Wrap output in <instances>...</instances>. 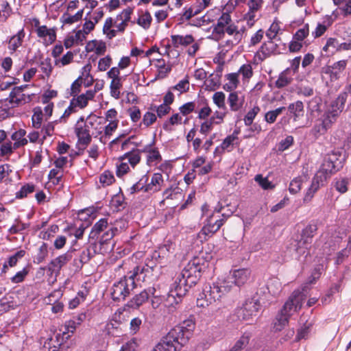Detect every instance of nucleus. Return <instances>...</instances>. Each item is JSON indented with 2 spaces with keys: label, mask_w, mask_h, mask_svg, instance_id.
I'll return each mask as SVG.
<instances>
[{
  "label": "nucleus",
  "mask_w": 351,
  "mask_h": 351,
  "mask_svg": "<svg viewBox=\"0 0 351 351\" xmlns=\"http://www.w3.org/2000/svg\"><path fill=\"white\" fill-rule=\"evenodd\" d=\"M205 268V261L202 257L195 256L189 261L171 285L165 305L172 311L175 305L178 304L186 294L189 289L194 286Z\"/></svg>",
  "instance_id": "f257e3e1"
},
{
  "label": "nucleus",
  "mask_w": 351,
  "mask_h": 351,
  "mask_svg": "<svg viewBox=\"0 0 351 351\" xmlns=\"http://www.w3.org/2000/svg\"><path fill=\"white\" fill-rule=\"evenodd\" d=\"M250 276L251 271L247 268H242L233 270L227 278H218L211 285L205 286L197 299V306L205 308L221 301L232 290L234 285L239 287L243 286Z\"/></svg>",
  "instance_id": "f03ea898"
},
{
  "label": "nucleus",
  "mask_w": 351,
  "mask_h": 351,
  "mask_svg": "<svg viewBox=\"0 0 351 351\" xmlns=\"http://www.w3.org/2000/svg\"><path fill=\"white\" fill-rule=\"evenodd\" d=\"M194 328L192 319L184 320L163 337L152 351H180L188 342Z\"/></svg>",
  "instance_id": "7ed1b4c3"
},
{
  "label": "nucleus",
  "mask_w": 351,
  "mask_h": 351,
  "mask_svg": "<svg viewBox=\"0 0 351 351\" xmlns=\"http://www.w3.org/2000/svg\"><path fill=\"white\" fill-rule=\"evenodd\" d=\"M223 209V206L217 205L213 211H209L207 204L202 206V217L206 219L204 226L198 233V238L201 241L206 240L218 231L228 218L232 215L233 211L222 213Z\"/></svg>",
  "instance_id": "20e7f679"
},
{
  "label": "nucleus",
  "mask_w": 351,
  "mask_h": 351,
  "mask_svg": "<svg viewBox=\"0 0 351 351\" xmlns=\"http://www.w3.org/2000/svg\"><path fill=\"white\" fill-rule=\"evenodd\" d=\"M304 300V295L298 290L294 291L276 315L273 323L275 332L281 331L289 322L291 315L300 309Z\"/></svg>",
  "instance_id": "39448f33"
},
{
  "label": "nucleus",
  "mask_w": 351,
  "mask_h": 351,
  "mask_svg": "<svg viewBox=\"0 0 351 351\" xmlns=\"http://www.w3.org/2000/svg\"><path fill=\"white\" fill-rule=\"evenodd\" d=\"M347 98L348 93L346 92L340 93L324 112L320 119V121L323 123L325 127L329 129L336 122L337 117L344 108Z\"/></svg>",
  "instance_id": "423d86ee"
},
{
  "label": "nucleus",
  "mask_w": 351,
  "mask_h": 351,
  "mask_svg": "<svg viewBox=\"0 0 351 351\" xmlns=\"http://www.w3.org/2000/svg\"><path fill=\"white\" fill-rule=\"evenodd\" d=\"M130 274L137 285L139 282L151 284L157 280L160 269L157 265L150 266L146 264L136 266Z\"/></svg>",
  "instance_id": "0eeeda50"
},
{
  "label": "nucleus",
  "mask_w": 351,
  "mask_h": 351,
  "mask_svg": "<svg viewBox=\"0 0 351 351\" xmlns=\"http://www.w3.org/2000/svg\"><path fill=\"white\" fill-rule=\"evenodd\" d=\"M136 287V282L129 273L128 276L114 282L112 287V298L114 301L123 300Z\"/></svg>",
  "instance_id": "6e6552de"
},
{
  "label": "nucleus",
  "mask_w": 351,
  "mask_h": 351,
  "mask_svg": "<svg viewBox=\"0 0 351 351\" xmlns=\"http://www.w3.org/2000/svg\"><path fill=\"white\" fill-rule=\"evenodd\" d=\"M124 14V20L122 19L121 16L120 19L119 16H117L115 20H113L111 17L106 19L103 27V33L108 39L115 37L118 32H123L125 31L130 19V12H125Z\"/></svg>",
  "instance_id": "1a4fd4ad"
},
{
  "label": "nucleus",
  "mask_w": 351,
  "mask_h": 351,
  "mask_svg": "<svg viewBox=\"0 0 351 351\" xmlns=\"http://www.w3.org/2000/svg\"><path fill=\"white\" fill-rule=\"evenodd\" d=\"M74 132L77 138V144L84 149L91 142L92 134L84 124V117L81 116L74 126Z\"/></svg>",
  "instance_id": "9d476101"
},
{
  "label": "nucleus",
  "mask_w": 351,
  "mask_h": 351,
  "mask_svg": "<svg viewBox=\"0 0 351 351\" xmlns=\"http://www.w3.org/2000/svg\"><path fill=\"white\" fill-rule=\"evenodd\" d=\"M260 308L261 304L258 299L255 298L247 299L237 311V316L243 320L250 321L253 317L257 315Z\"/></svg>",
  "instance_id": "9b49d317"
},
{
  "label": "nucleus",
  "mask_w": 351,
  "mask_h": 351,
  "mask_svg": "<svg viewBox=\"0 0 351 351\" xmlns=\"http://www.w3.org/2000/svg\"><path fill=\"white\" fill-rule=\"evenodd\" d=\"M339 156V154L337 152H334L326 155L318 172H322L326 176L330 178L332 174L339 169L338 166L340 164V162H338Z\"/></svg>",
  "instance_id": "f8f14e48"
},
{
  "label": "nucleus",
  "mask_w": 351,
  "mask_h": 351,
  "mask_svg": "<svg viewBox=\"0 0 351 351\" xmlns=\"http://www.w3.org/2000/svg\"><path fill=\"white\" fill-rule=\"evenodd\" d=\"M347 64V60H341L323 67L322 73L328 75L330 82H333L340 79L346 69Z\"/></svg>",
  "instance_id": "ddd939ff"
},
{
  "label": "nucleus",
  "mask_w": 351,
  "mask_h": 351,
  "mask_svg": "<svg viewBox=\"0 0 351 351\" xmlns=\"http://www.w3.org/2000/svg\"><path fill=\"white\" fill-rule=\"evenodd\" d=\"M317 226L315 223L308 224L303 230L301 235V239L298 243L296 251L301 254L305 253V250L307 249V245L312 242V239L316 234Z\"/></svg>",
  "instance_id": "4468645a"
},
{
  "label": "nucleus",
  "mask_w": 351,
  "mask_h": 351,
  "mask_svg": "<svg viewBox=\"0 0 351 351\" xmlns=\"http://www.w3.org/2000/svg\"><path fill=\"white\" fill-rule=\"evenodd\" d=\"M328 177L322 172H317L312 180L311 186L307 190V192L304 197V202H309L311 200L314 194L322 186H324L327 182Z\"/></svg>",
  "instance_id": "2eb2a0df"
},
{
  "label": "nucleus",
  "mask_w": 351,
  "mask_h": 351,
  "mask_svg": "<svg viewBox=\"0 0 351 351\" xmlns=\"http://www.w3.org/2000/svg\"><path fill=\"white\" fill-rule=\"evenodd\" d=\"M263 0H249L247 3L248 11L244 14L243 19L247 24L252 27L258 19L257 13L263 6Z\"/></svg>",
  "instance_id": "dca6fc26"
},
{
  "label": "nucleus",
  "mask_w": 351,
  "mask_h": 351,
  "mask_svg": "<svg viewBox=\"0 0 351 351\" xmlns=\"http://www.w3.org/2000/svg\"><path fill=\"white\" fill-rule=\"evenodd\" d=\"M280 30V25L278 23L274 22L270 25L265 33L269 40L267 43H263L261 48L263 53H269L275 49L272 40L276 38Z\"/></svg>",
  "instance_id": "f3484780"
},
{
  "label": "nucleus",
  "mask_w": 351,
  "mask_h": 351,
  "mask_svg": "<svg viewBox=\"0 0 351 351\" xmlns=\"http://www.w3.org/2000/svg\"><path fill=\"white\" fill-rule=\"evenodd\" d=\"M84 124L90 132L92 130V135L95 137L101 134L103 132V123L101 118L93 114H90L86 119L84 118Z\"/></svg>",
  "instance_id": "a211bd4d"
},
{
  "label": "nucleus",
  "mask_w": 351,
  "mask_h": 351,
  "mask_svg": "<svg viewBox=\"0 0 351 351\" xmlns=\"http://www.w3.org/2000/svg\"><path fill=\"white\" fill-rule=\"evenodd\" d=\"M71 259V255L69 253H65L56 258L51 260L48 264L47 269L51 274H58L62 268Z\"/></svg>",
  "instance_id": "6ab92c4d"
},
{
  "label": "nucleus",
  "mask_w": 351,
  "mask_h": 351,
  "mask_svg": "<svg viewBox=\"0 0 351 351\" xmlns=\"http://www.w3.org/2000/svg\"><path fill=\"white\" fill-rule=\"evenodd\" d=\"M25 36V32L23 28L17 32L16 34L10 36L8 40V49L11 54L14 52L20 51L22 47Z\"/></svg>",
  "instance_id": "aec40b11"
},
{
  "label": "nucleus",
  "mask_w": 351,
  "mask_h": 351,
  "mask_svg": "<svg viewBox=\"0 0 351 351\" xmlns=\"http://www.w3.org/2000/svg\"><path fill=\"white\" fill-rule=\"evenodd\" d=\"M245 102V95L241 91L231 92L228 97V103L230 108L233 112L240 110Z\"/></svg>",
  "instance_id": "412c9836"
},
{
  "label": "nucleus",
  "mask_w": 351,
  "mask_h": 351,
  "mask_svg": "<svg viewBox=\"0 0 351 351\" xmlns=\"http://www.w3.org/2000/svg\"><path fill=\"white\" fill-rule=\"evenodd\" d=\"M95 95V91L88 90L85 93L73 97L71 102L79 110L84 108L88 105V101L93 99Z\"/></svg>",
  "instance_id": "4be33fe9"
},
{
  "label": "nucleus",
  "mask_w": 351,
  "mask_h": 351,
  "mask_svg": "<svg viewBox=\"0 0 351 351\" xmlns=\"http://www.w3.org/2000/svg\"><path fill=\"white\" fill-rule=\"evenodd\" d=\"M155 293V289L154 287H149L147 289H144L140 293L136 294L130 301V306L134 308H136L147 301L150 295H154Z\"/></svg>",
  "instance_id": "5701e85b"
},
{
  "label": "nucleus",
  "mask_w": 351,
  "mask_h": 351,
  "mask_svg": "<svg viewBox=\"0 0 351 351\" xmlns=\"http://www.w3.org/2000/svg\"><path fill=\"white\" fill-rule=\"evenodd\" d=\"M232 23L230 15L228 13H223L219 18L216 25L214 27L213 34L217 36L218 38H221L225 34L226 27Z\"/></svg>",
  "instance_id": "b1692460"
},
{
  "label": "nucleus",
  "mask_w": 351,
  "mask_h": 351,
  "mask_svg": "<svg viewBox=\"0 0 351 351\" xmlns=\"http://www.w3.org/2000/svg\"><path fill=\"white\" fill-rule=\"evenodd\" d=\"M164 184L163 176L160 173H154L149 182L146 183L145 193H154L160 191L162 186Z\"/></svg>",
  "instance_id": "393cba45"
},
{
  "label": "nucleus",
  "mask_w": 351,
  "mask_h": 351,
  "mask_svg": "<svg viewBox=\"0 0 351 351\" xmlns=\"http://www.w3.org/2000/svg\"><path fill=\"white\" fill-rule=\"evenodd\" d=\"M111 224L108 221V219L102 218L97 221L92 227L91 231L89 234V239L91 240H97L99 235L108 228Z\"/></svg>",
  "instance_id": "a878e982"
},
{
  "label": "nucleus",
  "mask_w": 351,
  "mask_h": 351,
  "mask_svg": "<svg viewBox=\"0 0 351 351\" xmlns=\"http://www.w3.org/2000/svg\"><path fill=\"white\" fill-rule=\"evenodd\" d=\"M119 230L113 225H110L108 228L99 235V237L96 240L101 247L108 244L112 239L118 233Z\"/></svg>",
  "instance_id": "bb28decb"
},
{
  "label": "nucleus",
  "mask_w": 351,
  "mask_h": 351,
  "mask_svg": "<svg viewBox=\"0 0 351 351\" xmlns=\"http://www.w3.org/2000/svg\"><path fill=\"white\" fill-rule=\"evenodd\" d=\"M36 32L37 36L44 39L47 44H51L56 40V31L53 29L47 28L46 25L38 27Z\"/></svg>",
  "instance_id": "cd10ccee"
},
{
  "label": "nucleus",
  "mask_w": 351,
  "mask_h": 351,
  "mask_svg": "<svg viewBox=\"0 0 351 351\" xmlns=\"http://www.w3.org/2000/svg\"><path fill=\"white\" fill-rule=\"evenodd\" d=\"M174 250L175 245L168 241L153 253L152 258L156 260L158 258H165L168 256L170 253H173Z\"/></svg>",
  "instance_id": "c85d7f7f"
},
{
  "label": "nucleus",
  "mask_w": 351,
  "mask_h": 351,
  "mask_svg": "<svg viewBox=\"0 0 351 351\" xmlns=\"http://www.w3.org/2000/svg\"><path fill=\"white\" fill-rule=\"evenodd\" d=\"M333 23V20L331 16L326 15L322 23H318L315 31L313 32L312 34L315 38H318L322 36L328 27H330Z\"/></svg>",
  "instance_id": "c756f323"
},
{
  "label": "nucleus",
  "mask_w": 351,
  "mask_h": 351,
  "mask_svg": "<svg viewBox=\"0 0 351 351\" xmlns=\"http://www.w3.org/2000/svg\"><path fill=\"white\" fill-rule=\"evenodd\" d=\"M172 45L174 47H178L180 45L187 46L194 42V38L191 35L180 36L172 35L171 36Z\"/></svg>",
  "instance_id": "7c9ffc66"
},
{
  "label": "nucleus",
  "mask_w": 351,
  "mask_h": 351,
  "mask_svg": "<svg viewBox=\"0 0 351 351\" xmlns=\"http://www.w3.org/2000/svg\"><path fill=\"white\" fill-rule=\"evenodd\" d=\"M26 86H21L14 87L10 93L9 101L12 104H19L23 100L24 94H23V89Z\"/></svg>",
  "instance_id": "2f4dec72"
},
{
  "label": "nucleus",
  "mask_w": 351,
  "mask_h": 351,
  "mask_svg": "<svg viewBox=\"0 0 351 351\" xmlns=\"http://www.w3.org/2000/svg\"><path fill=\"white\" fill-rule=\"evenodd\" d=\"M267 288L268 292L274 295H278L282 291V285L278 279L276 277L270 278L267 282Z\"/></svg>",
  "instance_id": "473e14b6"
},
{
  "label": "nucleus",
  "mask_w": 351,
  "mask_h": 351,
  "mask_svg": "<svg viewBox=\"0 0 351 351\" xmlns=\"http://www.w3.org/2000/svg\"><path fill=\"white\" fill-rule=\"evenodd\" d=\"M88 51H95L97 55H103L106 50V45L104 41L94 40L87 44Z\"/></svg>",
  "instance_id": "72a5a7b5"
},
{
  "label": "nucleus",
  "mask_w": 351,
  "mask_h": 351,
  "mask_svg": "<svg viewBox=\"0 0 351 351\" xmlns=\"http://www.w3.org/2000/svg\"><path fill=\"white\" fill-rule=\"evenodd\" d=\"M288 110L293 114V120L297 121L299 117H302L304 114V104L302 101H297L290 104L288 106Z\"/></svg>",
  "instance_id": "f704fd0d"
},
{
  "label": "nucleus",
  "mask_w": 351,
  "mask_h": 351,
  "mask_svg": "<svg viewBox=\"0 0 351 351\" xmlns=\"http://www.w3.org/2000/svg\"><path fill=\"white\" fill-rule=\"evenodd\" d=\"M84 10H80L74 15H71L69 13H64L60 17V21L63 25H71L82 19L83 16Z\"/></svg>",
  "instance_id": "c9c22d12"
},
{
  "label": "nucleus",
  "mask_w": 351,
  "mask_h": 351,
  "mask_svg": "<svg viewBox=\"0 0 351 351\" xmlns=\"http://www.w3.org/2000/svg\"><path fill=\"white\" fill-rule=\"evenodd\" d=\"M149 177L147 175H144L142 178L130 188L128 189L129 194L132 195L139 191L145 193L146 183L148 182Z\"/></svg>",
  "instance_id": "e433bc0d"
},
{
  "label": "nucleus",
  "mask_w": 351,
  "mask_h": 351,
  "mask_svg": "<svg viewBox=\"0 0 351 351\" xmlns=\"http://www.w3.org/2000/svg\"><path fill=\"white\" fill-rule=\"evenodd\" d=\"M289 73L290 69L287 68L279 75V77L275 83L277 88H281L285 87L291 83L292 77L289 75Z\"/></svg>",
  "instance_id": "4c0bfd02"
},
{
  "label": "nucleus",
  "mask_w": 351,
  "mask_h": 351,
  "mask_svg": "<svg viewBox=\"0 0 351 351\" xmlns=\"http://www.w3.org/2000/svg\"><path fill=\"white\" fill-rule=\"evenodd\" d=\"M58 122H60L59 119L48 122L43 125L40 130V133L43 134V137L41 138L42 143L47 136H52L54 134L55 125Z\"/></svg>",
  "instance_id": "58836bf2"
},
{
  "label": "nucleus",
  "mask_w": 351,
  "mask_h": 351,
  "mask_svg": "<svg viewBox=\"0 0 351 351\" xmlns=\"http://www.w3.org/2000/svg\"><path fill=\"white\" fill-rule=\"evenodd\" d=\"M162 196L164 200L179 199L182 196V190L178 186H171L163 191Z\"/></svg>",
  "instance_id": "ea45409f"
},
{
  "label": "nucleus",
  "mask_w": 351,
  "mask_h": 351,
  "mask_svg": "<svg viewBox=\"0 0 351 351\" xmlns=\"http://www.w3.org/2000/svg\"><path fill=\"white\" fill-rule=\"evenodd\" d=\"M260 112L261 108L257 105H254L251 109H250L243 118L245 125L246 126L252 125L255 117Z\"/></svg>",
  "instance_id": "a19ab883"
},
{
  "label": "nucleus",
  "mask_w": 351,
  "mask_h": 351,
  "mask_svg": "<svg viewBox=\"0 0 351 351\" xmlns=\"http://www.w3.org/2000/svg\"><path fill=\"white\" fill-rule=\"evenodd\" d=\"M340 41L341 40L338 38H329L323 47V50L331 52L332 53L339 52Z\"/></svg>",
  "instance_id": "79ce46f5"
},
{
  "label": "nucleus",
  "mask_w": 351,
  "mask_h": 351,
  "mask_svg": "<svg viewBox=\"0 0 351 351\" xmlns=\"http://www.w3.org/2000/svg\"><path fill=\"white\" fill-rule=\"evenodd\" d=\"M88 293V291L86 288L79 291L76 296L69 302V308H76L81 302L85 300Z\"/></svg>",
  "instance_id": "37998d69"
},
{
  "label": "nucleus",
  "mask_w": 351,
  "mask_h": 351,
  "mask_svg": "<svg viewBox=\"0 0 351 351\" xmlns=\"http://www.w3.org/2000/svg\"><path fill=\"white\" fill-rule=\"evenodd\" d=\"M123 160H127L128 162L134 168L141 160L140 153L138 150L128 152L122 157Z\"/></svg>",
  "instance_id": "c03bdc74"
},
{
  "label": "nucleus",
  "mask_w": 351,
  "mask_h": 351,
  "mask_svg": "<svg viewBox=\"0 0 351 351\" xmlns=\"http://www.w3.org/2000/svg\"><path fill=\"white\" fill-rule=\"evenodd\" d=\"M182 117L178 113L173 114L169 119L163 123V129L165 131H171L172 126L182 123Z\"/></svg>",
  "instance_id": "a18cd8bd"
},
{
  "label": "nucleus",
  "mask_w": 351,
  "mask_h": 351,
  "mask_svg": "<svg viewBox=\"0 0 351 351\" xmlns=\"http://www.w3.org/2000/svg\"><path fill=\"white\" fill-rule=\"evenodd\" d=\"M48 256V246L45 243H43L39 247L38 252L34 258V263L40 264L43 263Z\"/></svg>",
  "instance_id": "49530a36"
},
{
  "label": "nucleus",
  "mask_w": 351,
  "mask_h": 351,
  "mask_svg": "<svg viewBox=\"0 0 351 351\" xmlns=\"http://www.w3.org/2000/svg\"><path fill=\"white\" fill-rule=\"evenodd\" d=\"M43 110L41 108L37 107L34 110V114L32 117V125L36 129H39L42 126V122L43 119Z\"/></svg>",
  "instance_id": "de8ad7c7"
},
{
  "label": "nucleus",
  "mask_w": 351,
  "mask_h": 351,
  "mask_svg": "<svg viewBox=\"0 0 351 351\" xmlns=\"http://www.w3.org/2000/svg\"><path fill=\"white\" fill-rule=\"evenodd\" d=\"M12 8L6 0H0V22H4L10 16Z\"/></svg>",
  "instance_id": "09e8293b"
},
{
  "label": "nucleus",
  "mask_w": 351,
  "mask_h": 351,
  "mask_svg": "<svg viewBox=\"0 0 351 351\" xmlns=\"http://www.w3.org/2000/svg\"><path fill=\"white\" fill-rule=\"evenodd\" d=\"M226 78L228 80V82L224 85L223 88L227 91H232V90L235 89L238 86V73H232L228 74L226 75Z\"/></svg>",
  "instance_id": "8fccbe9b"
},
{
  "label": "nucleus",
  "mask_w": 351,
  "mask_h": 351,
  "mask_svg": "<svg viewBox=\"0 0 351 351\" xmlns=\"http://www.w3.org/2000/svg\"><path fill=\"white\" fill-rule=\"evenodd\" d=\"M25 254L24 250H19L16 252L14 255L9 257L8 263H5L3 266V271H5V269L9 267H14L19 259L22 258Z\"/></svg>",
  "instance_id": "3c124183"
},
{
  "label": "nucleus",
  "mask_w": 351,
  "mask_h": 351,
  "mask_svg": "<svg viewBox=\"0 0 351 351\" xmlns=\"http://www.w3.org/2000/svg\"><path fill=\"white\" fill-rule=\"evenodd\" d=\"M305 180L304 176H298L293 178L289 184V191L291 194H296L301 190V186Z\"/></svg>",
  "instance_id": "603ef678"
},
{
  "label": "nucleus",
  "mask_w": 351,
  "mask_h": 351,
  "mask_svg": "<svg viewBox=\"0 0 351 351\" xmlns=\"http://www.w3.org/2000/svg\"><path fill=\"white\" fill-rule=\"evenodd\" d=\"M122 87L121 79H113L111 80L110 89V95L115 99L120 97V89Z\"/></svg>",
  "instance_id": "864d4df0"
},
{
  "label": "nucleus",
  "mask_w": 351,
  "mask_h": 351,
  "mask_svg": "<svg viewBox=\"0 0 351 351\" xmlns=\"http://www.w3.org/2000/svg\"><path fill=\"white\" fill-rule=\"evenodd\" d=\"M348 179L345 178H336L333 182L335 189L340 193H345L348 191Z\"/></svg>",
  "instance_id": "5fc2aeb1"
},
{
  "label": "nucleus",
  "mask_w": 351,
  "mask_h": 351,
  "mask_svg": "<svg viewBox=\"0 0 351 351\" xmlns=\"http://www.w3.org/2000/svg\"><path fill=\"white\" fill-rule=\"evenodd\" d=\"M285 110V107H280L274 110L268 111L265 114V121L267 123H273L276 121L277 117L280 115L283 110Z\"/></svg>",
  "instance_id": "6e6d98bb"
},
{
  "label": "nucleus",
  "mask_w": 351,
  "mask_h": 351,
  "mask_svg": "<svg viewBox=\"0 0 351 351\" xmlns=\"http://www.w3.org/2000/svg\"><path fill=\"white\" fill-rule=\"evenodd\" d=\"M35 191V185L34 184H26L23 185L21 189L16 193V198L23 199L26 197L29 194L32 193Z\"/></svg>",
  "instance_id": "4d7b16f0"
},
{
  "label": "nucleus",
  "mask_w": 351,
  "mask_h": 351,
  "mask_svg": "<svg viewBox=\"0 0 351 351\" xmlns=\"http://www.w3.org/2000/svg\"><path fill=\"white\" fill-rule=\"evenodd\" d=\"M74 53L71 51H68L62 57H59L55 60V65L62 67L69 64L73 60Z\"/></svg>",
  "instance_id": "13d9d810"
},
{
  "label": "nucleus",
  "mask_w": 351,
  "mask_h": 351,
  "mask_svg": "<svg viewBox=\"0 0 351 351\" xmlns=\"http://www.w3.org/2000/svg\"><path fill=\"white\" fill-rule=\"evenodd\" d=\"M254 180L264 190L272 189L275 186L274 184L268 180V178L263 177L261 174L255 176Z\"/></svg>",
  "instance_id": "bf43d9fd"
},
{
  "label": "nucleus",
  "mask_w": 351,
  "mask_h": 351,
  "mask_svg": "<svg viewBox=\"0 0 351 351\" xmlns=\"http://www.w3.org/2000/svg\"><path fill=\"white\" fill-rule=\"evenodd\" d=\"M152 21V18L150 13L145 12L138 17L137 23L145 29H147L150 27Z\"/></svg>",
  "instance_id": "052dcab7"
},
{
  "label": "nucleus",
  "mask_w": 351,
  "mask_h": 351,
  "mask_svg": "<svg viewBox=\"0 0 351 351\" xmlns=\"http://www.w3.org/2000/svg\"><path fill=\"white\" fill-rule=\"evenodd\" d=\"M250 338V336L249 334H244L235 343L234 346L230 349V351H240L243 348H245L249 343Z\"/></svg>",
  "instance_id": "680f3d73"
},
{
  "label": "nucleus",
  "mask_w": 351,
  "mask_h": 351,
  "mask_svg": "<svg viewBox=\"0 0 351 351\" xmlns=\"http://www.w3.org/2000/svg\"><path fill=\"white\" fill-rule=\"evenodd\" d=\"M26 135V131L23 129H19V130L14 132L11 138L14 141H17L21 143V145H26L28 143L27 139L25 137Z\"/></svg>",
  "instance_id": "e2e57ef3"
},
{
  "label": "nucleus",
  "mask_w": 351,
  "mask_h": 351,
  "mask_svg": "<svg viewBox=\"0 0 351 351\" xmlns=\"http://www.w3.org/2000/svg\"><path fill=\"white\" fill-rule=\"evenodd\" d=\"M225 94L223 92H216L214 93L213 96V100L215 104L219 108L226 110V104H225Z\"/></svg>",
  "instance_id": "0e129e2a"
},
{
  "label": "nucleus",
  "mask_w": 351,
  "mask_h": 351,
  "mask_svg": "<svg viewBox=\"0 0 351 351\" xmlns=\"http://www.w3.org/2000/svg\"><path fill=\"white\" fill-rule=\"evenodd\" d=\"M237 73L241 75L243 80H249L253 75L252 67L250 64H243Z\"/></svg>",
  "instance_id": "69168bd1"
},
{
  "label": "nucleus",
  "mask_w": 351,
  "mask_h": 351,
  "mask_svg": "<svg viewBox=\"0 0 351 351\" xmlns=\"http://www.w3.org/2000/svg\"><path fill=\"white\" fill-rule=\"evenodd\" d=\"M41 71L45 74V75L49 77L52 72V66L51 63V59L47 58L44 59L40 62L39 66Z\"/></svg>",
  "instance_id": "338daca9"
},
{
  "label": "nucleus",
  "mask_w": 351,
  "mask_h": 351,
  "mask_svg": "<svg viewBox=\"0 0 351 351\" xmlns=\"http://www.w3.org/2000/svg\"><path fill=\"white\" fill-rule=\"evenodd\" d=\"M172 90H177L179 95L185 93L189 89V82L187 79L180 80L176 85L170 87Z\"/></svg>",
  "instance_id": "774afa93"
}]
</instances>
